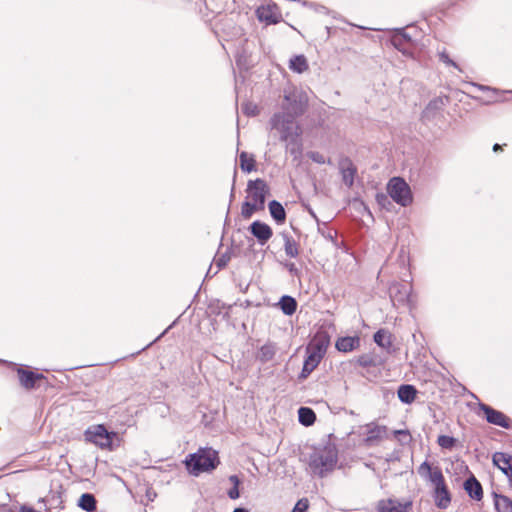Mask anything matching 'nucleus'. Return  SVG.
<instances>
[{
  "instance_id": "c9c22d12",
  "label": "nucleus",
  "mask_w": 512,
  "mask_h": 512,
  "mask_svg": "<svg viewBox=\"0 0 512 512\" xmlns=\"http://www.w3.org/2000/svg\"><path fill=\"white\" fill-rule=\"evenodd\" d=\"M343 181L349 188L352 187V161L345 159L340 164Z\"/></svg>"
},
{
  "instance_id": "5701e85b",
  "label": "nucleus",
  "mask_w": 512,
  "mask_h": 512,
  "mask_svg": "<svg viewBox=\"0 0 512 512\" xmlns=\"http://www.w3.org/2000/svg\"><path fill=\"white\" fill-rule=\"evenodd\" d=\"M286 143V151L293 156L294 160H298L302 156L303 144L301 135L294 134V138L284 141Z\"/></svg>"
},
{
  "instance_id": "4c0bfd02",
  "label": "nucleus",
  "mask_w": 512,
  "mask_h": 512,
  "mask_svg": "<svg viewBox=\"0 0 512 512\" xmlns=\"http://www.w3.org/2000/svg\"><path fill=\"white\" fill-rule=\"evenodd\" d=\"M456 443L457 439L448 435H439L437 439V444L443 449L452 450Z\"/></svg>"
},
{
  "instance_id": "423d86ee",
  "label": "nucleus",
  "mask_w": 512,
  "mask_h": 512,
  "mask_svg": "<svg viewBox=\"0 0 512 512\" xmlns=\"http://www.w3.org/2000/svg\"><path fill=\"white\" fill-rule=\"evenodd\" d=\"M85 439L100 448H111L113 439L117 436L116 432H109L105 425L98 424L89 427L84 433Z\"/></svg>"
},
{
  "instance_id": "de8ad7c7",
  "label": "nucleus",
  "mask_w": 512,
  "mask_h": 512,
  "mask_svg": "<svg viewBox=\"0 0 512 512\" xmlns=\"http://www.w3.org/2000/svg\"><path fill=\"white\" fill-rule=\"evenodd\" d=\"M285 267L289 271V273L293 276H299L300 270L296 267V265L292 262H287Z\"/></svg>"
},
{
  "instance_id": "b1692460",
  "label": "nucleus",
  "mask_w": 512,
  "mask_h": 512,
  "mask_svg": "<svg viewBox=\"0 0 512 512\" xmlns=\"http://www.w3.org/2000/svg\"><path fill=\"white\" fill-rule=\"evenodd\" d=\"M494 507L497 512H512V499L506 495L492 492Z\"/></svg>"
},
{
  "instance_id": "9d476101",
  "label": "nucleus",
  "mask_w": 512,
  "mask_h": 512,
  "mask_svg": "<svg viewBox=\"0 0 512 512\" xmlns=\"http://www.w3.org/2000/svg\"><path fill=\"white\" fill-rule=\"evenodd\" d=\"M479 410L483 412L488 423L505 429L512 427L511 419L501 411H498L485 403H479Z\"/></svg>"
},
{
  "instance_id": "2eb2a0df",
  "label": "nucleus",
  "mask_w": 512,
  "mask_h": 512,
  "mask_svg": "<svg viewBox=\"0 0 512 512\" xmlns=\"http://www.w3.org/2000/svg\"><path fill=\"white\" fill-rule=\"evenodd\" d=\"M249 232L255 237L260 245H265L273 236L272 228L260 220L253 221L248 227Z\"/></svg>"
},
{
  "instance_id": "a211bd4d",
  "label": "nucleus",
  "mask_w": 512,
  "mask_h": 512,
  "mask_svg": "<svg viewBox=\"0 0 512 512\" xmlns=\"http://www.w3.org/2000/svg\"><path fill=\"white\" fill-rule=\"evenodd\" d=\"M492 461L507 476L512 486V456L504 452H496L493 454Z\"/></svg>"
},
{
  "instance_id": "f704fd0d",
  "label": "nucleus",
  "mask_w": 512,
  "mask_h": 512,
  "mask_svg": "<svg viewBox=\"0 0 512 512\" xmlns=\"http://www.w3.org/2000/svg\"><path fill=\"white\" fill-rule=\"evenodd\" d=\"M240 168L245 173H250L255 170L256 161L253 155H249L247 152L242 151L239 155Z\"/></svg>"
},
{
  "instance_id": "58836bf2",
  "label": "nucleus",
  "mask_w": 512,
  "mask_h": 512,
  "mask_svg": "<svg viewBox=\"0 0 512 512\" xmlns=\"http://www.w3.org/2000/svg\"><path fill=\"white\" fill-rule=\"evenodd\" d=\"M42 501L48 503L49 510L54 508H63V500L60 493H53L50 497L43 499Z\"/></svg>"
},
{
  "instance_id": "a878e982",
  "label": "nucleus",
  "mask_w": 512,
  "mask_h": 512,
  "mask_svg": "<svg viewBox=\"0 0 512 512\" xmlns=\"http://www.w3.org/2000/svg\"><path fill=\"white\" fill-rule=\"evenodd\" d=\"M277 305L283 314L287 316L293 315L296 312L298 306L296 299L290 295L281 296Z\"/></svg>"
},
{
  "instance_id": "f3484780",
  "label": "nucleus",
  "mask_w": 512,
  "mask_h": 512,
  "mask_svg": "<svg viewBox=\"0 0 512 512\" xmlns=\"http://www.w3.org/2000/svg\"><path fill=\"white\" fill-rule=\"evenodd\" d=\"M269 192L270 190L267 183L261 178L249 180L247 183V193L253 201L266 198L269 195Z\"/></svg>"
},
{
  "instance_id": "49530a36",
  "label": "nucleus",
  "mask_w": 512,
  "mask_h": 512,
  "mask_svg": "<svg viewBox=\"0 0 512 512\" xmlns=\"http://www.w3.org/2000/svg\"><path fill=\"white\" fill-rule=\"evenodd\" d=\"M227 495L230 499L236 500L240 497L239 487L232 486L228 491Z\"/></svg>"
},
{
  "instance_id": "8fccbe9b",
  "label": "nucleus",
  "mask_w": 512,
  "mask_h": 512,
  "mask_svg": "<svg viewBox=\"0 0 512 512\" xmlns=\"http://www.w3.org/2000/svg\"><path fill=\"white\" fill-rule=\"evenodd\" d=\"M265 202H266V198H261L256 201H253L252 204L255 205L256 211H259V210H264Z\"/></svg>"
},
{
  "instance_id": "72a5a7b5",
  "label": "nucleus",
  "mask_w": 512,
  "mask_h": 512,
  "mask_svg": "<svg viewBox=\"0 0 512 512\" xmlns=\"http://www.w3.org/2000/svg\"><path fill=\"white\" fill-rule=\"evenodd\" d=\"M289 68L296 73H303L308 69L306 57L304 55H295L290 59Z\"/></svg>"
},
{
  "instance_id": "4468645a",
  "label": "nucleus",
  "mask_w": 512,
  "mask_h": 512,
  "mask_svg": "<svg viewBox=\"0 0 512 512\" xmlns=\"http://www.w3.org/2000/svg\"><path fill=\"white\" fill-rule=\"evenodd\" d=\"M20 385L26 390H33L38 387V381L46 379L44 374L34 372L23 367L17 369Z\"/></svg>"
},
{
  "instance_id": "2f4dec72",
  "label": "nucleus",
  "mask_w": 512,
  "mask_h": 512,
  "mask_svg": "<svg viewBox=\"0 0 512 512\" xmlns=\"http://www.w3.org/2000/svg\"><path fill=\"white\" fill-rule=\"evenodd\" d=\"M78 506L86 512H94L97 508V500L91 493H83L78 499Z\"/></svg>"
},
{
  "instance_id": "393cba45",
  "label": "nucleus",
  "mask_w": 512,
  "mask_h": 512,
  "mask_svg": "<svg viewBox=\"0 0 512 512\" xmlns=\"http://www.w3.org/2000/svg\"><path fill=\"white\" fill-rule=\"evenodd\" d=\"M397 394L402 403L411 404L416 398L417 389L413 385L402 384L399 386Z\"/></svg>"
},
{
  "instance_id": "cd10ccee",
  "label": "nucleus",
  "mask_w": 512,
  "mask_h": 512,
  "mask_svg": "<svg viewBox=\"0 0 512 512\" xmlns=\"http://www.w3.org/2000/svg\"><path fill=\"white\" fill-rule=\"evenodd\" d=\"M375 343L381 348L390 352L392 347V334L386 329H379L374 334Z\"/></svg>"
},
{
  "instance_id": "bb28decb",
  "label": "nucleus",
  "mask_w": 512,
  "mask_h": 512,
  "mask_svg": "<svg viewBox=\"0 0 512 512\" xmlns=\"http://www.w3.org/2000/svg\"><path fill=\"white\" fill-rule=\"evenodd\" d=\"M357 364L361 367V371H358V373L366 377L367 379L371 380V377H376V374H372L369 370L370 367H373V369H376V365L374 362V359L370 356H360L357 360Z\"/></svg>"
},
{
  "instance_id": "3c124183",
  "label": "nucleus",
  "mask_w": 512,
  "mask_h": 512,
  "mask_svg": "<svg viewBox=\"0 0 512 512\" xmlns=\"http://www.w3.org/2000/svg\"><path fill=\"white\" fill-rule=\"evenodd\" d=\"M229 481L232 483L233 486L239 487L241 484V479L237 475H230Z\"/></svg>"
},
{
  "instance_id": "09e8293b",
  "label": "nucleus",
  "mask_w": 512,
  "mask_h": 512,
  "mask_svg": "<svg viewBox=\"0 0 512 512\" xmlns=\"http://www.w3.org/2000/svg\"><path fill=\"white\" fill-rule=\"evenodd\" d=\"M351 367H352L351 361L342 362L339 367V373L343 374V376H344L346 373L350 372Z\"/></svg>"
},
{
  "instance_id": "a19ab883",
  "label": "nucleus",
  "mask_w": 512,
  "mask_h": 512,
  "mask_svg": "<svg viewBox=\"0 0 512 512\" xmlns=\"http://www.w3.org/2000/svg\"><path fill=\"white\" fill-rule=\"evenodd\" d=\"M438 58H439V61L444 63L445 65L452 66V67L456 68L457 70L461 71L458 64L450 58L449 54L447 53V51L445 49L438 52Z\"/></svg>"
},
{
  "instance_id": "f03ea898",
  "label": "nucleus",
  "mask_w": 512,
  "mask_h": 512,
  "mask_svg": "<svg viewBox=\"0 0 512 512\" xmlns=\"http://www.w3.org/2000/svg\"><path fill=\"white\" fill-rule=\"evenodd\" d=\"M187 471L193 476L203 472H211L219 465L218 452L212 448H200L197 452L187 455L185 461Z\"/></svg>"
},
{
  "instance_id": "7ed1b4c3",
  "label": "nucleus",
  "mask_w": 512,
  "mask_h": 512,
  "mask_svg": "<svg viewBox=\"0 0 512 512\" xmlns=\"http://www.w3.org/2000/svg\"><path fill=\"white\" fill-rule=\"evenodd\" d=\"M357 436L360 446L374 447L387 437V427L371 422L360 426L357 431Z\"/></svg>"
},
{
  "instance_id": "9b49d317",
  "label": "nucleus",
  "mask_w": 512,
  "mask_h": 512,
  "mask_svg": "<svg viewBox=\"0 0 512 512\" xmlns=\"http://www.w3.org/2000/svg\"><path fill=\"white\" fill-rule=\"evenodd\" d=\"M330 344V335L328 331L320 328L313 336L310 344L307 346L306 351L318 355L320 358L326 354L327 348Z\"/></svg>"
},
{
  "instance_id": "6ab92c4d",
  "label": "nucleus",
  "mask_w": 512,
  "mask_h": 512,
  "mask_svg": "<svg viewBox=\"0 0 512 512\" xmlns=\"http://www.w3.org/2000/svg\"><path fill=\"white\" fill-rule=\"evenodd\" d=\"M463 489L471 499L475 501H481L483 499L482 485L473 474L464 481Z\"/></svg>"
},
{
  "instance_id": "c03bdc74",
  "label": "nucleus",
  "mask_w": 512,
  "mask_h": 512,
  "mask_svg": "<svg viewBox=\"0 0 512 512\" xmlns=\"http://www.w3.org/2000/svg\"><path fill=\"white\" fill-rule=\"evenodd\" d=\"M242 111L247 116H256L258 114V108L256 105L247 102L242 105Z\"/></svg>"
},
{
  "instance_id": "052dcab7",
  "label": "nucleus",
  "mask_w": 512,
  "mask_h": 512,
  "mask_svg": "<svg viewBox=\"0 0 512 512\" xmlns=\"http://www.w3.org/2000/svg\"><path fill=\"white\" fill-rule=\"evenodd\" d=\"M228 218H229V211L227 212L225 222H227V221H228Z\"/></svg>"
},
{
  "instance_id": "ddd939ff",
  "label": "nucleus",
  "mask_w": 512,
  "mask_h": 512,
  "mask_svg": "<svg viewBox=\"0 0 512 512\" xmlns=\"http://www.w3.org/2000/svg\"><path fill=\"white\" fill-rule=\"evenodd\" d=\"M411 292L412 287L408 283L395 282L389 287V295L394 306L408 304Z\"/></svg>"
},
{
  "instance_id": "bf43d9fd",
  "label": "nucleus",
  "mask_w": 512,
  "mask_h": 512,
  "mask_svg": "<svg viewBox=\"0 0 512 512\" xmlns=\"http://www.w3.org/2000/svg\"><path fill=\"white\" fill-rule=\"evenodd\" d=\"M326 30H327V32H328V35H330V33H331V28H330V27H328V26H326Z\"/></svg>"
},
{
  "instance_id": "7c9ffc66",
  "label": "nucleus",
  "mask_w": 512,
  "mask_h": 512,
  "mask_svg": "<svg viewBox=\"0 0 512 512\" xmlns=\"http://www.w3.org/2000/svg\"><path fill=\"white\" fill-rule=\"evenodd\" d=\"M418 474L430 481L431 483L434 482V473L437 472V474H443L442 470L439 466H436L434 468L431 467L430 463L428 461H424L417 469Z\"/></svg>"
},
{
  "instance_id": "473e14b6",
  "label": "nucleus",
  "mask_w": 512,
  "mask_h": 512,
  "mask_svg": "<svg viewBox=\"0 0 512 512\" xmlns=\"http://www.w3.org/2000/svg\"><path fill=\"white\" fill-rule=\"evenodd\" d=\"M284 250L288 257L295 258L299 254L297 242L288 233H282Z\"/></svg>"
},
{
  "instance_id": "f8f14e48",
  "label": "nucleus",
  "mask_w": 512,
  "mask_h": 512,
  "mask_svg": "<svg viewBox=\"0 0 512 512\" xmlns=\"http://www.w3.org/2000/svg\"><path fill=\"white\" fill-rule=\"evenodd\" d=\"M394 32L391 36V44L404 55H411L414 46L412 37L403 28L389 30Z\"/></svg>"
},
{
  "instance_id": "c756f323",
  "label": "nucleus",
  "mask_w": 512,
  "mask_h": 512,
  "mask_svg": "<svg viewBox=\"0 0 512 512\" xmlns=\"http://www.w3.org/2000/svg\"><path fill=\"white\" fill-rule=\"evenodd\" d=\"M298 420L300 424L309 427L315 423L316 414L312 408L301 406L298 409Z\"/></svg>"
},
{
  "instance_id": "c85d7f7f",
  "label": "nucleus",
  "mask_w": 512,
  "mask_h": 512,
  "mask_svg": "<svg viewBox=\"0 0 512 512\" xmlns=\"http://www.w3.org/2000/svg\"><path fill=\"white\" fill-rule=\"evenodd\" d=\"M275 354H276L275 344L272 342H268L259 348L256 358L261 363H267L274 358Z\"/></svg>"
},
{
  "instance_id": "dca6fc26",
  "label": "nucleus",
  "mask_w": 512,
  "mask_h": 512,
  "mask_svg": "<svg viewBox=\"0 0 512 512\" xmlns=\"http://www.w3.org/2000/svg\"><path fill=\"white\" fill-rule=\"evenodd\" d=\"M412 506L411 501H407L405 503L400 502L397 499H383L378 501L377 503V511L378 512H409V509Z\"/></svg>"
},
{
  "instance_id": "6e6d98bb",
  "label": "nucleus",
  "mask_w": 512,
  "mask_h": 512,
  "mask_svg": "<svg viewBox=\"0 0 512 512\" xmlns=\"http://www.w3.org/2000/svg\"><path fill=\"white\" fill-rule=\"evenodd\" d=\"M233 512H249V510L244 507H237L233 510Z\"/></svg>"
},
{
  "instance_id": "4d7b16f0",
  "label": "nucleus",
  "mask_w": 512,
  "mask_h": 512,
  "mask_svg": "<svg viewBox=\"0 0 512 512\" xmlns=\"http://www.w3.org/2000/svg\"><path fill=\"white\" fill-rule=\"evenodd\" d=\"M501 150H502V145H500L498 143L494 144V146H493V151L494 152H498V151H501Z\"/></svg>"
},
{
  "instance_id": "13d9d810",
  "label": "nucleus",
  "mask_w": 512,
  "mask_h": 512,
  "mask_svg": "<svg viewBox=\"0 0 512 512\" xmlns=\"http://www.w3.org/2000/svg\"><path fill=\"white\" fill-rule=\"evenodd\" d=\"M353 341H354V347L359 344V338L357 336H354Z\"/></svg>"
},
{
  "instance_id": "ea45409f",
  "label": "nucleus",
  "mask_w": 512,
  "mask_h": 512,
  "mask_svg": "<svg viewBox=\"0 0 512 512\" xmlns=\"http://www.w3.org/2000/svg\"><path fill=\"white\" fill-rule=\"evenodd\" d=\"M256 212V207L249 201H244L241 206V215L244 219H250Z\"/></svg>"
},
{
  "instance_id": "5fc2aeb1",
  "label": "nucleus",
  "mask_w": 512,
  "mask_h": 512,
  "mask_svg": "<svg viewBox=\"0 0 512 512\" xmlns=\"http://www.w3.org/2000/svg\"><path fill=\"white\" fill-rule=\"evenodd\" d=\"M20 512H41V511H38L36 509H34L33 507L31 506H27V505H22L20 507Z\"/></svg>"
},
{
  "instance_id": "0eeeda50",
  "label": "nucleus",
  "mask_w": 512,
  "mask_h": 512,
  "mask_svg": "<svg viewBox=\"0 0 512 512\" xmlns=\"http://www.w3.org/2000/svg\"><path fill=\"white\" fill-rule=\"evenodd\" d=\"M285 104H283L284 112L282 114L291 115L296 118L304 114L307 106L306 97L302 93L291 92L284 96Z\"/></svg>"
},
{
  "instance_id": "aec40b11",
  "label": "nucleus",
  "mask_w": 512,
  "mask_h": 512,
  "mask_svg": "<svg viewBox=\"0 0 512 512\" xmlns=\"http://www.w3.org/2000/svg\"><path fill=\"white\" fill-rule=\"evenodd\" d=\"M276 6H261L256 10L257 18L260 22L267 25L277 24L280 22L281 16L276 13Z\"/></svg>"
},
{
  "instance_id": "864d4df0",
  "label": "nucleus",
  "mask_w": 512,
  "mask_h": 512,
  "mask_svg": "<svg viewBox=\"0 0 512 512\" xmlns=\"http://www.w3.org/2000/svg\"><path fill=\"white\" fill-rule=\"evenodd\" d=\"M394 434H395V435L403 436V437H405L407 440H409V439H410V437H411V436H410V433H409V431H408V430H396V431H394Z\"/></svg>"
},
{
  "instance_id": "6e6552de",
  "label": "nucleus",
  "mask_w": 512,
  "mask_h": 512,
  "mask_svg": "<svg viewBox=\"0 0 512 512\" xmlns=\"http://www.w3.org/2000/svg\"><path fill=\"white\" fill-rule=\"evenodd\" d=\"M434 491H433V499L435 505L439 509H446L451 504V493L445 483V478L443 474L434 473Z\"/></svg>"
},
{
  "instance_id": "a18cd8bd",
  "label": "nucleus",
  "mask_w": 512,
  "mask_h": 512,
  "mask_svg": "<svg viewBox=\"0 0 512 512\" xmlns=\"http://www.w3.org/2000/svg\"><path fill=\"white\" fill-rule=\"evenodd\" d=\"M308 157L315 163L317 164H324L326 163V158L325 156L318 152V151H310L308 152Z\"/></svg>"
},
{
  "instance_id": "20e7f679",
  "label": "nucleus",
  "mask_w": 512,
  "mask_h": 512,
  "mask_svg": "<svg viewBox=\"0 0 512 512\" xmlns=\"http://www.w3.org/2000/svg\"><path fill=\"white\" fill-rule=\"evenodd\" d=\"M271 128L280 133V140L294 138V134L302 135V129L291 115L275 113L270 119Z\"/></svg>"
},
{
  "instance_id": "39448f33",
  "label": "nucleus",
  "mask_w": 512,
  "mask_h": 512,
  "mask_svg": "<svg viewBox=\"0 0 512 512\" xmlns=\"http://www.w3.org/2000/svg\"><path fill=\"white\" fill-rule=\"evenodd\" d=\"M389 196L399 205L406 207L413 201L410 186L401 177H393L387 184Z\"/></svg>"
},
{
  "instance_id": "f257e3e1",
  "label": "nucleus",
  "mask_w": 512,
  "mask_h": 512,
  "mask_svg": "<svg viewBox=\"0 0 512 512\" xmlns=\"http://www.w3.org/2000/svg\"><path fill=\"white\" fill-rule=\"evenodd\" d=\"M334 440V434H328L319 443L313 445L308 464L314 475L322 478L335 468L338 460V451Z\"/></svg>"
},
{
  "instance_id": "1a4fd4ad",
  "label": "nucleus",
  "mask_w": 512,
  "mask_h": 512,
  "mask_svg": "<svg viewBox=\"0 0 512 512\" xmlns=\"http://www.w3.org/2000/svg\"><path fill=\"white\" fill-rule=\"evenodd\" d=\"M449 103L450 98L446 95L433 98L422 111L421 121L427 123L435 120Z\"/></svg>"
},
{
  "instance_id": "e433bc0d",
  "label": "nucleus",
  "mask_w": 512,
  "mask_h": 512,
  "mask_svg": "<svg viewBox=\"0 0 512 512\" xmlns=\"http://www.w3.org/2000/svg\"><path fill=\"white\" fill-rule=\"evenodd\" d=\"M335 347L340 352L352 351V336L340 337L335 344Z\"/></svg>"
},
{
  "instance_id": "37998d69",
  "label": "nucleus",
  "mask_w": 512,
  "mask_h": 512,
  "mask_svg": "<svg viewBox=\"0 0 512 512\" xmlns=\"http://www.w3.org/2000/svg\"><path fill=\"white\" fill-rule=\"evenodd\" d=\"M309 508V501L307 498L299 499L294 505L291 512H307Z\"/></svg>"
},
{
  "instance_id": "79ce46f5",
  "label": "nucleus",
  "mask_w": 512,
  "mask_h": 512,
  "mask_svg": "<svg viewBox=\"0 0 512 512\" xmlns=\"http://www.w3.org/2000/svg\"><path fill=\"white\" fill-rule=\"evenodd\" d=\"M231 259V252L230 250H227L226 252H224L223 254H221L216 260H215V263H216V266L218 267V269H223L224 267L227 266L228 262L230 261Z\"/></svg>"
},
{
  "instance_id": "412c9836",
  "label": "nucleus",
  "mask_w": 512,
  "mask_h": 512,
  "mask_svg": "<svg viewBox=\"0 0 512 512\" xmlns=\"http://www.w3.org/2000/svg\"><path fill=\"white\" fill-rule=\"evenodd\" d=\"M306 358L303 363L302 370L300 374L298 375V380L303 381L308 378V376L312 373L314 369L317 368V366L320 364L322 358H320L318 355H315L311 352L306 351Z\"/></svg>"
},
{
  "instance_id": "4be33fe9",
  "label": "nucleus",
  "mask_w": 512,
  "mask_h": 512,
  "mask_svg": "<svg viewBox=\"0 0 512 512\" xmlns=\"http://www.w3.org/2000/svg\"><path fill=\"white\" fill-rule=\"evenodd\" d=\"M269 213L272 219L278 224L282 225L286 222L287 213L283 205L277 200H271L268 203Z\"/></svg>"
},
{
  "instance_id": "603ef678",
  "label": "nucleus",
  "mask_w": 512,
  "mask_h": 512,
  "mask_svg": "<svg viewBox=\"0 0 512 512\" xmlns=\"http://www.w3.org/2000/svg\"><path fill=\"white\" fill-rule=\"evenodd\" d=\"M236 174L237 172L235 171L234 172V177H233V184H232V188H231V192H230V203H229V206L231 205L232 201L234 200L235 198V182H236Z\"/></svg>"
}]
</instances>
